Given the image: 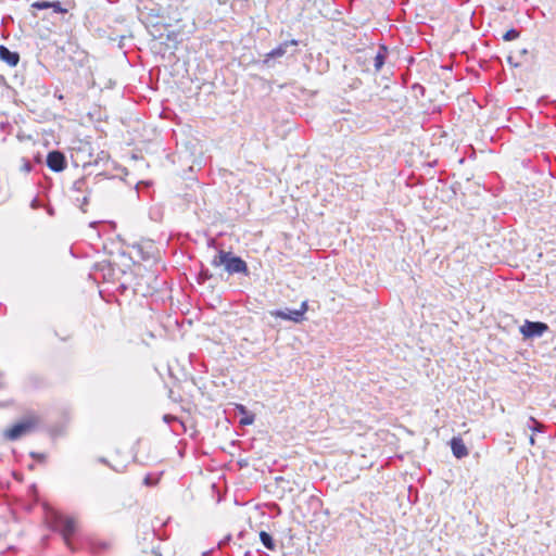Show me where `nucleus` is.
I'll return each mask as SVG.
<instances>
[{"label":"nucleus","mask_w":556,"mask_h":556,"mask_svg":"<svg viewBox=\"0 0 556 556\" xmlns=\"http://www.w3.org/2000/svg\"><path fill=\"white\" fill-rule=\"evenodd\" d=\"M238 465H239L240 467H243V463H242L241 460H239V462H238Z\"/></svg>","instance_id":"obj_28"},{"label":"nucleus","mask_w":556,"mask_h":556,"mask_svg":"<svg viewBox=\"0 0 556 556\" xmlns=\"http://www.w3.org/2000/svg\"><path fill=\"white\" fill-rule=\"evenodd\" d=\"M146 485H154L156 483V480H154L150 475H147L143 480Z\"/></svg>","instance_id":"obj_19"},{"label":"nucleus","mask_w":556,"mask_h":556,"mask_svg":"<svg viewBox=\"0 0 556 556\" xmlns=\"http://www.w3.org/2000/svg\"><path fill=\"white\" fill-rule=\"evenodd\" d=\"M288 47V42L281 43L274 50H271L269 53H267V58H280L286 53Z\"/></svg>","instance_id":"obj_12"},{"label":"nucleus","mask_w":556,"mask_h":556,"mask_svg":"<svg viewBox=\"0 0 556 556\" xmlns=\"http://www.w3.org/2000/svg\"><path fill=\"white\" fill-rule=\"evenodd\" d=\"M39 206H40V202H39L38 198H34L33 201L30 202V207L33 210H37Z\"/></svg>","instance_id":"obj_22"},{"label":"nucleus","mask_w":556,"mask_h":556,"mask_svg":"<svg viewBox=\"0 0 556 556\" xmlns=\"http://www.w3.org/2000/svg\"><path fill=\"white\" fill-rule=\"evenodd\" d=\"M153 553H154L155 556H161V553H159V552L154 551Z\"/></svg>","instance_id":"obj_29"},{"label":"nucleus","mask_w":556,"mask_h":556,"mask_svg":"<svg viewBox=\"0 0 556 556\" xmlns=\"http://www.w3.org/2000/svg\"><path fill=\"white\" fill-rule=\"evenodd\" d=\"M242 536H243V531H240V532L238 533V538H239V539H241Z\"/></svg>","instance_id":"obj_27"},{"label":"nucleus","mask_w":556,"mask_h":556,"mask_svg":"<svg viewBox=\"0 0 556 556\" xmlns=\"http://www.w3.org/2000/svg\"><path fill=\"white\" fill-rule=\"evenodd\" d=\"M254 420V417L253 416H249L247 413H245V426L247 425H251Z\"/></svg>","instance_id":"obj_24"},{"label":"nucleus","mask_w":556,"mask_h":556,"mask_svg":"<svg viewBox=\"0 0 556 556\" xmlns=\"http://www.w3.org/2000/svg\"><path fill=\"white\" fill-rule=\"evenodd\" d=\"M548 330V326L542 321H530L526 320L525 324L519 328L520 333L525 338L541 337Z\"/></svg>","instance_id":"obj_4"},{"label":"nucleus","mask_w":556,"mask_h":556,"mask_svg":"<svg viewBox=\"0 0 556 556\" xmlns=\"http://www.w3.org/2000/svg\"><path fill=\"white\" fill-rule=\"evenodd\" d=\"M23 165L21 169L25 173H29L33 169L31 163L27 159H22Z\"/></svg>","instance_id":"obj_17"},{"label":"nucleus","mask_w":556,"mask_h":556,"mask_svg":"<svg viewBox=\"0 0 556 556\" xmlns=\"http://www.w3.org/2000/svg\"><path fill=\"white\" fill-rule=\"evenodd\" d=\"M67 162L65 155L59 151L54 150L48 153L47 155V166L55 172L60 173L66 168Z\"/></svg>","instance_id":"obj_5"},{"label":"nucleus","mask_w":556,"mask_h":556,"mask_svg":"<svg viewBox=\"0 0 556 556\" xmlns=\"http://www.w3.org/2000/svg\"><path fill=\"white\" fill-rule=\"evenodd\" d=\"M231 540V535H227L225 539L218 542V548H223Z\"/></svg>","instance_id":"obj_20"},{"label":"nucleus","mask_w":556,"mask_h":556,"mask_svg":"<svg viewBox=\"0 0 556 556\" xmlns=\"http://www.w3.org/2000/svg\"><path fill=\"white\" fill-rule=\"evenodd\" d=\"M238 427H239L240 429H243V417H241V418L239 419V421H238Z\"/></svg>","instance_id":"obj_26"},{"label":"nucleus","mask_w":556,"mask_h":556,"mask_svg":"<svg viewBox=\"0 0 556 556\" xmlns=\"http://www.w3.org/2000/svg\"><path fill=\"white\" fill-rule=\"evenodd\" d=\"M39 418L35 415L27 416L20 422H16L11 428L7 429L4 434L5 438L15 441L26 434H29L38 426Z\"/></svg>","instance_id":"obj_3"},{"label":"nucleus","mask_w":556,"mask_h":556,"mask_svg":"<svg viewBox=\"0 0 556 556\" xmlns=\"http://www.w3.org/2000/svg\"><path fill=\"white\" fill-rule=\"evenodd\" d=\"M30 457H33L34 459L40 462V463H43L46 462V458L47 456L42 453H36V452H31L30 453Z\"/></svg>","instance_id":"obj_18"},{"label":"nucleus","mask_w":556,"mask_h":556,"mask_svg":"<svg viewBox=\"0 0 556 556\" xmlns=\"http://www.w3.org/2000/svg\"><path fill=\"white\" fill-rule=\"evenodd\" d=\"M307 309H308L307 302L304 301V302H302L299 309L290 311V312L277 311V312L273 313V315L275 317H278V318H281L285 320H292L294 323H300L304 319V315L307 312Z\"/></svg>","instance_id":"obj_6"},{"label":"nucleus","mask_w":556,"mask_h":556,"mask_svg":"<svg viewBox=\"0 0 556 556\" xmlns=\"http://www.w3.org/2000/svg\"><path fill=\"white\" fill-rule=\"evenodd\" d=\"M74 200H75L76 204H77L81 210H84V207H85L86 205H88V203H89V194H88V193H85L81 198H80V197H76Z\"/></svg>","instance_id":"obj_14"},{"label":"nucleus","mask_w":556,"mask_h":556,"mask_svg":"<svg viewBox=\"0 0 556 556\" xmlns=\"http://www.w3.org/2000/svg\"><path fill=\"white\" fill-rule=\"evenodd\" d=\"M50 8H53L54 12H64V10L61 8L60 2H51Z\"/></svg>","instance_id":"obj_21"},{"label":"nucleus","mask_w":556,"mask_h":556,"mask_svg":"<svg viewBox=\"0 0 556 556\" xmlns=\"http://www.w3.org/2000/svg\"><path fill=\"white\" fill-rule=\"evenodd\" d=\"M519 37V31L516 30V29H509L507 30L504 35H503V39L505 41H510V40H515Z\"/></svg>","instance_id":"obj_15"},{"label":"nucleus","mask_w":556,"mask_h":556,"mask_svg":"<svg viewBox=\"0 0 556 556\" xmlns=\"http://www.w3.org/2000/svg\"><path fill=\"white\" fill-rule=\"evenodd\" d=\"M72 189L75 192L84 193L86 191V189H87V181H86V179L85 178H80V179H77L76 181H74Z\"/></svg>","instance_id":"obj_13"},{"label":"nucleus","mask_w":556,"mask_h":556,"mask_svg":"<svg viewBox=\"0 0 556 556\" xmlns=\"http://www.w3.org/2000/svg\"><path fill=\"white\" fill-rule=\"evenodd\" d=\"M237 410L243 415V404H237L236 405Z\"/></svg>","instance_id":"obj_25"},{"label":"nucleus","mask_w":556,"mask_h":556,"mask_svg":"<svg viewBox=\"0 0 556 556\" xmlns=\"http://www.w3.org/2000/svg\"><path fill=\"white\" fill-rule=\"evenodd\" d=\"M214 267L224 266L228 274L243 273V260L231 252L219 251L212 260Z\"/></svg>","instance_id":"obj_2"},{"label":"nucleus","mask_w":556,"mask_h":556,"mask_svg":"<svg viewBox=\"0 0 556 556\" xmlns=\"http://www.w3.org/2000/svg\"><path fill=\"white\" fill-rule=\"evenodd\" d=\"M164 421L169 424L172 420H176V417L174 416H170V415H164Z\"/></svg>","instance_id":"obj_23"},{"label":"nucleus","mask_w":556,"mask_h":556,"mask_svg":"<svg viewBox=\"0 0 556 556\" xmlns=\"http://www.w3.org/2000/svg\"><path fill=\"white\" fill-rule=\"evenodd\" d=\"M260 539H261L262 543L264 544V546H266L268 549L275 548V542L269 533H267L265 531H261Z\"/></svg>","instance_id":"obj_11"},{"label":"nucleus","mask_w":556,"mask_h":556,"mask_svg":"<svg viewBox=\"0 0 556 556\" xmlns=\"http://www.w3.org/2000/svg\"><path fill=\"white\" fill-rule=\"evenodd\" d=\"M386 54H387V49L386 47H381L380 50L378 51V53L376 54L375 56V63H374V66H375V70L378 72L381 70V67L383 66L384 64V59H386Z\"/></svg>","instance_id":"obj_10"},{"label":"nucleus","mask_w":556,"mask_h":556,"mask_svg":"<svg viewBox=\"0 0 556 556\" xmlns=\"http://www.w3.org/2000/svg\"><path fill=\"white\" fill-rule=\"evenodd\" d=\"M86 546L91 554L98 555L110 549L111 543L96 538H88L86 540Z\"/></svg>","instance_id":"obj_7"},{"label":"nucleus","mask_w":556,"mask_h":556,"mask_svg":"<svg viewBox=\"0 0 556 556\" xmlns=\"http://www.w3.org/2000/svg\"><path fill=\"white\" fill-rule=\"evenodd\" d=\"M0 60L10 66H16L20 62V54L11 51L5 46H0Z\"/></svg>","instance_id":"obj_9"},{"label":"nucleus","mask_w":556,"mask_h":556,"mask_svg":"<svg viewBox=\"0 0 556 556\" xmlns=\"http://www.w3.org/2000/svg\"><path fill=\"white\" fill-rule=\"evenodd\" d=\"M450 444L452 453L456 458L460 459L468 456L469 451L460 437H453Z\"/></svg>","instance_id":"obj_8"},{"label":"nucleus","mask_w":556,"mask_h":556,"mask_svg":"<svg viewBox=\"0 0 556 556\" xmlns=\"http://www.w3.org/2000/svg\"><path fill=\"white\" fill-rule=\"evenodd\" d=\"M47 521L53 530L59 531L62 534L64 543L70 551H78V547L72 542V536L77 529V522L74 517L51 510L47 515Z\"/></svg>","instance_id":"obj_1"},{"label":"nucleus","mask_w":556,"mask_h":556,"mask_svg":"<svg viewBox=\"0 0 556 556\" xmlns=\"http://www.w3.org/2000/svg\"><path fill=\"white\" fill-rule=\"evenodd\" d=\"M51 7V2L49 1H37L31 4V8L37 10H45Z\"/></svg>","instance_id":"obj_16"}]
</instances>
